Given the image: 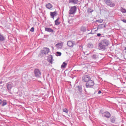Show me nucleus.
Masks as SVG:
<instances>
[{"label": "nucleus", "mask_w": 126, "mask_h": 126, "mask_svg": "<svg viewBox=\"0 0 126 126\" xmlns=\"http://www.w3.org/2000/svg\"><path fill=\"white\" fill-rule=\"evenodd\" d=\"M110 44L109 41L106 39H103L101 40L98 44V47L101 50H105Z\"/></svg>", "instance_id": "obj_1"}, {"label": "nucleus", "mask_w": 126, "mask_h": 126, "mask_svg": "<svg viewBox=\"0 0 126 126\" xmlns=\"http://www.w3.org/2000/svg\"><path fill=\"white\" fill-rule=\"evenodd\" d=\"M33 73L34 76L37 78H39L41 77V72L38 69H34L33 71Z\"/></svg>", "instance_id": "obj_2"}, {"label": "nucleus", "mask_w": 126, "mask_h": 126, "mask_svg": "<svg viewBox=\"0 0 126 126\" xmlns=\"http://www.w3.org/2000/svg\"><path fill=\"white\" fill-rule=\"evenodd\" d=\"M77 7L75 6H71L69 11V14L70 15L74 14L76 12Z\"/></svg>", "instance_id": "obj_3"}, {"label": "nucleus", "mask_w": 126, "mask_h": 126, "mask_svg": "<svg viewBox=\"0 0 126 126\" xmlns=\"http://www.w3.org/2000/svg\"><path fill=\"white\" fill-rule=\"evenodd\" d=\"M44 50H41V51L40 55L41 56H42L44 54L46 55L47 54H48L49 52V49L47 47H44Z\"/></svg>", "instance_id": "obj_4"}, {"label": "nucleus", "mask_w": 126, "mask_h": 126, "mask_svg": "<svg viewBox=\"0 0 126 126\" xmlns=\"http://www.w3.org/2000/svg\"><path fill=\"white\" fill-rule=\"evenodd\" d=\"M94 85V81L90 79L87 81L85 84V86L87 88H91Z\"/></svg>", "instance_id": "obj_5"}, {"label": "nucleus", "mask_w": 126, "mask_h": 126, "mask_svg": "<svg viewBox=\"0 0 126 126\" xmlns=\"http://www.w3.org/2000/svg\"><path fill=\"white\" fill-rule=\"evenodd\" d=\"M90 79H91V78L88 75H85L82 77V80L84 82H87Z\"/></svg>", "instance_id": "obj_6"}, {"label": "nucleus", "mask_w": 126, "mask_h": 126, "mask_svg": "<svg viewBox=\"0 0 126 126\" xmlns=\"http://www.w3.org/2000/svg\"><path fill=\"white\" fill-rule=\"evenodd\" d=\"M104 2L107 5L110 7H113L115 6L114 3H112L110 0H104Z\"/></svg>", "instance_id": "obj_7"}, {"label": "nucleus", "mask_w": 126, "mask_h": 126, "mask_svg": "<svg viewBox=\"0 0 126 126\" xmlns=\"http://www.w3.org/2000/svg\"><path fill=\"white\" fill-rule=\"evenodd\" d=\"M104 117L107 118H109L111 116V114L108 111H105L103 113Z\"/></svg>", "instance_id": "obj_8"}, {"label": "nucleus", "mask_w": 126, "mask_h": 126, "mask_svg": "<svg viewBox=\"0 0 126 126\" xmlns=\"http://www.w3.org/2000/svg\"><path fill=\"white\" fill-rule=\"evenodd\" d=\"M6 86L7 89L9 90H11L13 86V84L11 83H7Z\"/></svg>", "instance_id": "obj_9"}, {"label": "nucleus", "mask_w": 126, "mask_h": 126, "mask_svg": "<svg viewBox=\"0 0 126 126\" xmlns=\"http://www.w3.org/2000/svg\"><path fill=\"white\" fill-rule=\"evenodd\" d=\"M47 60L51 64H52V62L54 60L52 56L51 55H50L48 56V57Z\"/></svg>", "instance_id": "obj_10"}, {"label": "nucleus", "mask_w": 126, "mask_h": 126, "mask_svg": "<svg viewBox=\"0 0 126 126\" xmlns=\"http://www.w3.org/2000/svg\"><path fill=\"white\" fill-rule=\"evenodd\" d=\"M75 44V42L74 41L71 42L69 41L67 43V45L69 47H73Z\"/></svg>", "instance_id": "obj_11"}, {"label": "nucleus", "mask_w": 126, "mask_h": 126, "mask_svg": "<svg viewBox=\"0 0 126 126\" xmlns=\"http://www.w3.org/2000/svg\"><path fill=\"white\" fill-rule=\"evenodd\" d=\"M63 45V42L58 43L55 45V46L58 48H61L62 47Z\"/></svg>", "instance_id": "obj_12"}, {"label": "nucleus", "mask_w": 126, "mask_h": 126, "mask_svg": "<svg viewBox=\"0 0 126 126\" xmlns=\"http://www.w3.org/2000/svg\"><path fill=\"white\" fill-rule=\"evenodd\" d=\"M45 31L50 32L51 33H52L54 32V31L53 30L51 29L50 28H47L45 27Z\"/></svg>", "instance_id": "obj_13"}, {"label": "nucleus", "mask_w": 126, "mask_h": 126, "mask_svg": "<svg viewBox=\"0 0 126 126\" xmlns=\"http://www.w3.org/2000/svg\"><path fill=\"white\" fill-rule=\"evenodd\" d=\"M79 2L78 0H69V3H72L74 4H77Z\"/></svg>", "instance_id": "obj_14"}, {"label": "nucleus", "mask_w": 126, "mask_h": 126, "mask_svg": "<svg viewBox=\"0 0 126 126\" xmlns=\"http://www.w3.org/2000/svg\"><path fill=\"white\" fill-rule=\"evenodd\" d=\"M5 39V37L2 34L0 33V41L3 42L4 41Z\"/></svg>", "instance_id": "obj_15"}, {"label": "nucleus", "mask_w": 126, "mask_h": 126, "mask_svg": "<svg viewBox=\"0 0 126 126\" xmlns=\"http://www.w3.org/2000/svg\"><path fill=\"white\" fill-rule=\"evenodd\" d=\"M110 121L111 123H114L115 122L116 118L114 116H112L110 118Z\"/></svg>", "instance_id": "obj_16"}, {"label": "nucleus", "mask_w": 126, "mask_h": 126, "mask_svg": "<svg viewBox=\"0 0 126 126\" xmlns=\"http://www.w3.org/2000/svg\"><path fill=\"white\" fill-rule=\"evenodd\" d=\"M57 14V13L56 11L53 12H51L50 13V15L51 16V17L53 18H54L56 15Z\"/></svg>", "instance_id": "obj_17"}, {"label": "nucleus", "mask_w": 126, "mask_h": 126, "mask_svg": "<svg viewBox=\"0 0 126 126\" xmlns=\"http://www.w3.org/2000/svg\"><path fill=\"white\" fill-rule=\"evenodd\" d=\"M46 7L48 9H50L52 7V5L50 3H48L46 5Z\"/></svg>", "instance_id": "obj_18"}, {"label": "nucleus", "mask_w": 126, "mask_h": 126, "mask_svg": "<svg viewBox=\"0 0 126 126\" xmlns=\"http://www.w3.org/2000/svg\"><path fill=\"white\" fill-rule=\"evenodd\" d=\"M2 102L1 106L2 107L6 105L7 103V102L6 100H3L2 101Z\"/></svg>", "instance_id": "obj_19"}, {"label": "nucleus", "mask_w": 126, "mask_h": 126, "mask_svg": "<svg viewBox=\"0 0 126 126\" xmlns=\"http://www.w3.org/2000/svg\"><path fill=\"white\" fill-rule=\"evenodd\" d=\"M67 63H66L65 62H63L61 66V68H65L66 67V66H67Z\"/></svg>", "instance_id": "obj_20"}, {"label": "nucleus", "mask_w": 126, "mask_h": 126, "mask_svg": "<svg viewBox=\"0 0 126 126\" xmlns=\"http://www.w3.org/2000/svg\"><path fill=\"white\" fill-rule=\"evenodd\" d=\"M87 47H88L92 48H93V45L91 43H89L87 45Z\"/></svg>", "instance_id": "obj_21"}, {"label": "nucleus", "mask_w": 126, "mask_h": 126, "mask_svg": "<svg viewBox=\"0 0 126 126\" xmlns=\"http://www.w3.org/2000/svg\"><path fill=\"white\" fill-rule=\"evenodd\" d=\"M60 19L59 17L55 21V25H59L60 23V22L58 21V20Z\"/></svg>", "instance_id": "obj_22"}, {"label": "nucleus", "mask_w": 126, "mask_h": 126, "mask_svg": "<svg viewBox=\"0 0 126 126\" xmlns=\"http://www.w3.org/2000/svg\"><path fill=\"white\" fill-rule=\"evenodd\" d=\"M92 58L94 60L96 59H97L98 58L97 55L95 54H93L92 55Z\"/></svg>", "instance_id": "obj_23"}, {"label": "nucleus", "mask_w": 126, "mask_h": 126, "mask_svg": "<svg viewBox=\"0 0 126 126\" xmlns=\"http://www.w3.org/2000/svg\"><path fill=\"white\" fill-rule=\"evenodd\" d=\"M78 88V91H79L80 93L81 94L82 92V87L81 86H78L77 87Z\"/></svg>", "instance_id": "obj_24"}, {"label": "nucleus", "mask_w": 126, "mask_h": 126, "mask_svg": "<svg viewBox=\"0 0 126 126\" xmlns=\"http://www.w3.org/2000/svg\"><path fill=\"white\" fill-rule=\"evenodd\" d=\"M120 11L123 13H126V10L121 7L120 9Z\"/></svg>", "instance_id": "obj_25"}, {"label": "nucleus", "mask_w": 126, "mask_h": 126, "mask_svg": "<svg viewBox=\"0 0 126 126\" xmlns=\"http://www.w3.org/2000/svg\"><path fill=\"white\" fill-rule=\"evenodd\" d=\"M81 31H82L83 32H85L86 30V28L85 27H82L81 28Z\"/></svg>", "instance_id": "obj_26"}, {"label": "nucleus", "mask_w": 126, "mask_h": 126, "mask_svg": "<svg viewBox=\"0 0 126 126\" xmlns=\"http://www.w3.org/2000/svg\"><path fill=\"white\" fill-rule=\"evenodd\" d=\"M93 11V10L91 8H88L87 10L88 13H92Z\"/></svg>", "instance_id": "obj_27"}, {"label": "nucleus", "mask_w": 126, "mask_h": 126, "mask_svg": "<svg viewBox=\"0 0 126 126\" xmlns=\"http://www.w3.org/2000/svg\"><path fill=\"white\" fill-rule=\"evenodd\" d=\"M61 53L59 52H57L56 53V55L57 56H60L61 55Z\"/></svg>", "instance_id": "obj_28"}, {"label": "nucleus", "mask_w": 126, "mask_h": 126, "mask_svg": "<svg viewBox=\"0 0 126 126\" xmlns=\"http://www.w3.org/2000/svg\"><path fill=\"white\" fill-rule=\"evenodd\" d=\"M63 111L66 113H67L68 111V110L66 108L63 109Z\"/></svg>", "instance_id": "obj_29"}, {"label": "nucleus", "mask_w": 126, "mask_h": 126, "mask_svg": "<svg viewBox=\"0 0 126 126\" xmlns=\"http://www.w3.org/2000/svg\"><path fill=\"white\" fill-rule=\"evenodd\" d=\"M96 22H98L99 23H101L103 22V20L102 19L99 20H96Z\"/></svg>", "instance_id": "obj_30"}, {"label": "nucleus", "mask_w": 126, "mask_h": 126, "mask_svg": "<svg viewBox=\"0 0 126 126\" xmlns=\"http://www.w3.org/2000/svg\"><path fill=\"white\" fill-rule=\"evenodd\" d=\"M30 31L32 32H33L34 31V28L33 27H32L31 29L30 30Z\"/></svg>", "instance_id": "obj_31"}, {"label": "nucleus", "mask_w": 126, "mask_h": 126, "mask_svg": "<svg viewBox=\"0 0 126 126\" xmlns=\"http://www.w3.org/2000/svg\"><path fill=\"white\" fill-rule=\"evenodd\" d=\"M103 26V24H101V25H99V26H98V28H100V29L102 27V26Z\"/></svg>", "instance_id": "obj_32"}, {"label": "nucleus", "mask_w": 126, "mask_h": 126, "mask_svg": "<svg viewBox=\"0 0 126 126\" xmlns=\"http://www.w3.org/2000/svg\"><path fill=\"white\" fill-rule=\"evenodd\" d=\"M121 20L122 21H123L124 22L126 23V20L125 19H124L123 20Z\"/></svg>", "instance_id": "obj_33"}, {"label": "nucleus", "mask_w": 126, "mask_h": 126, "mask_svg": "<svg viewBox=\"0 0 126 126\" xmlns=\"http://www.w3.org/2000/svg\"><path fill=\"white\" fill-rule=\"evenodd\" d=\"M97 36L98 37L100 36L101 35V34L99 33H97Z\"/></svg>", "instance_id": "obj_34"}, {"label": "nucleus", "mask_w": 126, "mask_h": 126, "mask_svg": "<svg viewBox=\"0 0 126 126\" xmlns=\"http://www.w3.org/2000/svg\"><path fill=\"white\" fill-rule=\"evenodd\" d=\"M2 101L0 99V105H1L2 103Z\"/></svg>", "instance_id": "obj_35"}, {"label": "nucleus", "mask_w": 126, "mask_h": 126, "mask_svg": "<svg viewBox=\"0 0 126 126\" xmlns=\"http://www.w3.org/2000/svg\"><path fill=\"white\" fill-rule=\"evenodd\" d=\"M101 93V91H99L98 92V94H100Z\"/></svg>", "instance_id": "obj_36"}, {"label": "nucleus", "mask_w": 126, "mask_h": 126, "mask_svg": "<svg viewBox=\"0 0 126 126\" xmlns=\"http://www.w3.org/2000/svg\"><path fill=\"white\" fill-rule=\"evenodd\" d=\"M124 48V49L126 50V47H125Z\"/></svg>", "instance_id": "obj_37"}, {"label": "nucleus", "mask_w": 126, "mask_h": 126, "mask_svg": "<svg viewBox=\"0 0 126 126\" xmlns=\"http://www.w3.org/2000/svg\"><path fill=\"white\" fill-rule=\"evenodd\" d=\"M2 83V82H0V84L1 83Z\"/></svg>", "instance_id": "obj_38"}, {"label": "nucleus", "mask_w": 126, "mask_h": 126, "mask_svg": "<svg viewBox=\"0 0 126 126\" xmlns=\"http://www.w3.org/2000/svg\"><path fill=\"white\" fill-rule=\"evenodd\" d=\"M85 92H86V90L85 89Z\"/></svg>", "instance_id": "obj_39"}, {"label": "nucleus", "mask_w": 126, "mask_h": 126, "mask_svg": "<svg viewBox=\"0 0 126 126\" xmlns=\"http://www.w3.org/2000/svg\"><path fill=\"white\" fill-rule=\"evenodd\" d=\"M121 126H124L123 125H122Z\"/></svg>", "instance_id": "obj_40"}, {"label": "nucleus", "mask_w": 126, "mask_h": 126, "mask_svg": "<svg viewBox=\"0 0 126 126\" xmlns=\"http://www.w3.org/2000/svg\"><path fill=\"white\" fill-rule=\"evenodd\" d=\"M69 21H68V22L69 23Z\"/></svg>", "instance_id": "obj_41"}, {"label": "nucleus", "mask_w": 126, "mask_h": 126, "mask_svg": "<svg viewBox=\"0 0 126 126\" xmlns=\"http://www.w3.org/2000/svg\"><path fill=\"white\" fill-rule=\"evenodd\" d=\"M101 0H99V1H100Z\"/></svg>", "instance_id": "obj_42"}]
</instances>
